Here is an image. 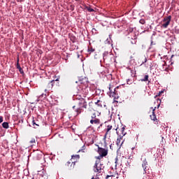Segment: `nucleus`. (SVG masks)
<instances>
[{
	"instance_id": "nucleus-27",
	"label": "nucleus",
	"mask_w": 179,
	"mask_h": 179,
	"mask_svg": "<svg viewBox=\"0 0 179 179\" xmlns=\"http://www.w3.org/2000/svg\"><path fill=\"white\" fill-rule=\"evenodd\" d=\"M80 156L79 155H72L71 159H80Z\"/></svg>"
},
{
	"instance_id": "nucleus-38",
	"label": "nucleus",
	"mask_w": 179,
	"mask_h": 179,
	"mask_svg": "<svg viewBox=\"0 0 179 179\" xmlns=\"http://www.w3.org/2000/svg\"><path fill=\"white\" fill-rule=\"evenodd\" d=\"M32 124L33 125H36V127H38V124H36V122H34V120L32 121Z\"/></svg>"
},
{
	"instance_id": "nucleus-47",
	"label": "nucleus",
	"mask_w": 179,
	"mask_h": 179,
	"mask_svg": "<svg viewBox=\"0 0 179 179\" xmlns=\"http://www.w3.org/2000/svg\"><path fill=\"white\" fill-rule=\"evenodd\" d=\"M110 177H115V176L114 175H110Z\"/></svg>"
},
{
	"instance_id": "nucleus-45",
	"label": "nucleus",
	"mask_w": 179,
	"mask_h": 179,
	"mask_svg": "<svg viewBox=\"0 0 179 179\" xmlns=\"http://www.w3.org/2000/svg\"><path fill=\"white\" fill-rule=\"evenodd\" d=\"M115 164H117V162H118V158L117 157L115 158Z\"/></svg>"
},
{
	"instance_id": "nucleus-39",
	"label": "nucleus",
	"mask_w": 179,
	"mask_h": 179,
	"mask_svg": "<svg viewBox=\"0 0 179 179\" xmlns=\"http://www.w3.org/2000/svg\"><path fill=\"white\" fill-rule=\"evenodd\" d=\"M131 159H129V161H127V166H131Z\"/></svg>"
},
{
	"instance_id": "nucleus-31",
	"label": "nucleus",
	"mask_w": 179,
	"mask_h": 179,
	"mask_svg": "<svg viewBox=\"0 0 179 179\" xmlns=\"http://www.w3.org/2000/svg\"><path fill=\"white\" fill-rule=\"evenodd\" d=\"M104 157L103 156V155H99L97 157H96V159H98L99 160L97 161V162H100V160H101V159H103Z\"/></svg>"
},
{
	"instance_id": "nucleus-24",
	"label": "nucleus",
	"mask_w": 179,
	"mask_h": 179,
	"mask_svg": "<svg viewBox=\"0 0 179 179\" xmlns=\"http://www.w3.org/2000/svg\"><path fill=\"white\" fill-rule=\"evenodd\" d=\"M146 166H148V162H146V159H145L144 161H143L142 164V167L143 169H144V170H145Z\"/></svg>"
},
{
	"instance_id": "nucleus-25",
	"label": "nucleus",
	"mask_w": 179,
	"mask_h": 179,
	"mask_svg": "<svg viewBox=\"0 0 179 179\" xmlns=\"http://www.w3.org/2000/svg\"><path fill=\"white\" fill-rule=\"evenodd\" d=\"M85 9L88 10V12H94V9L91 8L90 6H85Z\"/></svg>"
},
{
	"instance_id": "nucleus-26",
	"label": "nucleus",
	"mask_w": 179,
	"mask_h": 179,
	"mask_svg": "<svg viewBox=\"0 0 179 179\" xmlns=\"http://www.w3.org/2000/svg\"><path fill=\"white\" fill-rule=\"evenodd\" d=\"M142 59L144 60L142 61L141 65H143V64H146V62H148V58L146 57V56H144V57H143Z\"/></svg>"
},
{
	"instance_id": "nucleus-46",
	"label": "nucleus",
	"mask_w": 179,
	"mask_h": 179,
	"mask_svg": "<svg viewBox=\"0 0 179 179\" xmlns=\"http://www.w3.org/2000/svg\"><path fill=\"white\" fill-rule=\"evenodd\" d=\"M76 2H82V0H75Z\"/></svg>"
},
{
	"instance_id": "nucleus-10",
	"label": "nucleus",
	"mask_w": 179,
	"mask_h": 179,
	"mask_svg": "<svg viewBox=\"0 0 179 179\" xmlns=\"http://www.w3.org/2000/svg\"><path fill=\"white\" fill-rule=\"evenodd\" d=\"M78 106L81 108H87V102L86 101V99L83 98L80 99Z\"/></svg>"
},
{
	"instance_id": "nucleus-12",
	"label": "nucleus",
	"mask_w": 179,
	"mask_h": 179,
	"mask_svg": "<svg viewBox=\"0 0 179 179\" xmlns=\"http://www.w3.org/2000/svg\"><path fill=\"white\" fill-rule=\"evenodd\" d=\"M76 164V162H71L70 161H69L66 162V166H67V167H69V165H70V170H72V169H75Z\"/></svg>"
},
{
	"instance_id": "nucleus-48",
	"label": "nucleus",
	"mask_w": 179,
	"mask_h": 179,
	"mask_svg": "<svg viewBox=\"0 0 179 179\" xmlns=\"http://www.w3.org/2000/svg\"><path fill=\"white\" fill-rule=\"evenodd\" d=\"M159 107H160V104L158 105L157 108H159Z\"/></svg>"
},
{
	"instance_id": "nucleus-36",
	"label": "nucleus",
	"mask_w": 179,
	"mask_h": 179,
	"mask_svg": "<svg viewBox=\"0 0 179 179\" xmlns=\"http://www.w3.org/2000/svg\"><path fill=\"white\" fill-rule=\"evenodd\" d=\"M1 122H3V117L0 116V124H1Z\"/></svg>"
},
{
	"instance_id": "nucleus-4",
	"label": "nucleus",
	"mask_w": 179,
	"mask_h": 179,
	"mask_svg": "<svg viewBox=\"0 0 179 179\" xmlns=\"http://www.w3.org/2000/svg\"><path fill=\"white\" fill-rule=\"evenodd\" d=\"M104 148L99 146V145H96V146L98 148L97 153H99V155H101V156H103V157H106V156L108 155V148L107 147V143H106V141L104 142Z\"/></svg>"
},
{
	"instance_id": "nucleus-43",
	"label": "nucleus",
	"mask_w": 179,
	"mask_h": 179,
	"mask_svg": "<svg viewBox=\"0 0 179 179\" xmlns=\"http://www.w3.org/2000/svg\"><path fill=\"white\" fill-rule=\"evenodd\" d=\"M110 175H107V176H106V179H108V178H110Z\"/></svg>"
},
{
	"instance_id": "nucleus-13",
	"label": "nucleus",
	"mask_w": 179,
	"mask_h": 179,
	"mask_svg": "<svg viewBox=\"0 0 179 179\" xmlns=\"http://www.w3.org/2000/svg\"><path fill=\"white\" fill-rule=\"evenodd\" d=\"M73 109L76 113V115H79L82 113V108L79 106L78 108H76V106H73Z\"/></svg>"
},
{
	"instance_id": "nucleus-17",
	"label": "nucleus",
	"mask_w": 179,
	"mask_h": 179,
	"mask_svg": "<svg viewBox=\"0 0 179 179\" xmlns=\"http://www.w3.org/2000/svg\"><path fill=\"white\" fill-rule=\"evenodd\" d=\"M121 139H122V136H120L116 141V145H117V146H121V145H122V143H121Z\"/></svg>"
},
{
	"instance_id": "nucleus-33",
	"label": "nucleus",
	"mask_w": 179,
	"mask_h": 179,
	"mask_svg": "<svg viewBox=\"0 0 179 179\" xmlns=\"http://www.w3.org/2000/svg\"><path fill=\"white\" fill-rule=\"evenodd\" d=\"M101 127H103V124H102L101 122L100 121V124H99V126H96L97 130L99 131V129H100V128H101Z\"/></svg>"
},
{
	"instance_id": "nucleus-34",
	"label": "nucleus",
	"mask_w": 179,
	"mask_h": 179,
	"mask_svg": "<svg viewBox=\"0 0 179 179\" xmlns=\"http://www.w3.org/2000/svg\"><path fill=\"white\" fill-rule=\"evenodd\" d=\"M29 143H36V138H31Z\"/></svg>"
},
{
	"instance_id": "nucleus-2",
	"label": "nucleus",
	"mask_w": 179,
	"mask_h": 179,
	"mask_svg": "<svg viewBox=\"0 0 179 179\" xmlns=\"http://www.w3.org/2000/svg\"><path fill=\"white\" fill-rule=\"evenodd\" d=\"M85 117L87 120H90V122L92 125H94V127H99L100 125V119L97 118L96 116V113L87 111L85 113Z\"/></svg>"
},
{
	"instance_id": "nucleus-49",
	"label": "nucleus",
	"mask_w": 179,
	"mask_h": 179,
	"mask_svg": "<svg viewBox=\"0 0 179 179\" xmlns=\"http://www.w3.org/2000/svg\"><path fill=\"white\" fill-rule=\"evenodd\" d=\"M47 90H47V89H45V92H47Z\"/></svg>"
},
{
	"instance_id": "nucleus-14",
	"label": "nucleus",
	"mask_w": 179,
	"mask_h": 179,
	"mask_svg": "<svg viewBox=\"0 0 179 179\" xmlns=\"http://www.w3.org/2000/svg\"><path fill=\"white\" fill-rule=\"evenodd\" d=\"M54 87V80H51L47 85L48 90H51Z\"/></svg>"
},
{
	"instance_id": "nucleus-51",
	"label": "nucleus",
	"mask_w": 179,
	"mask_h": 179,
	"mask_svg": "<svg viewBox=\"0 0 179 179\" xmlns=\"http://www.w3.org/2000/svg\"><path fill=\"white\" fill-rule=\"evenodd\" d=\"M92 179H94V178H92Z\"/></svg>"
},
{
	"instance_id": "nucleus-44",
	"label": "nucleus",
	"mask_w": 179,
	"mask_h": 179,
	"mask_svg": "<svg viewBox=\"0 0 179 179\" xmlns=\"http://www.w3.org/2000/svg\"><path fill=\"white\" fill-rule=\"evenodd\" d=\"M127 83H128V85L131 83V81L129 80V79L127 80Z\"/></svg>"
},
{
	"instance_id": "nucleus-32",
	"label": "nucleus",
	"mask_w": 179,
	"mask_h": 179,
	"mask_svg": "<svg viewBox=\"0 0 179 179\" xmlns=\"http://www.w3.org/2000/svg\"><path fill=\"white\" fill-rule=\"evenodd\" d=\"M139 22L141 24H145V23H146V21H145L144 19H141L139 20Z\"/></svg>"
},
{
	"instance_id": "nucleus-35",
	"label": "nucleus",
	"mask_w": 179,
	"mask_h": 179,
	"mask_svg": "<svg viewBox=\"0 0 179 179\" xmlns=\"http://www.w3.org/2000/svg\"><path fill=\"white\" fill-rule=\"evenodd\" d=\"M40 97L41 98V97H43L44 99H45V97H47V94H42L41 96H40Z\"/></svg>"
},
{
	"instance_id": "nucleus-41",
	"label": "nucleus",
	"mask_w": 179,
	"mask_h": 179,
	"mask_svg": "<svg viewBox=\"0 0 179 179\" xmlns=\"http://www.w3.org/2000/svg\"><path fill=\"white\" fill-rule=\"evenodd\" d=\"M78 152H83V153H85V149L79 150Z\"/></svg>"
},
{
	"instance_id": "nucleus-11",
	"label": "nucleus",
	"mask_w": 179,
	"mask_h": 179,
	"mask_svg": "<svg viewBox=\"0 0 179 179\" xmlns=\"http://www.w3.org/2000/svg\"><path fill=\"white\" fill-rule=\"evenodd\" d=\"M152 109V115H150V118L152 121H157V118L156 117V114L155 113V111H156V107L153 108V107L151 108Z\"/></svg>"
},
{
	"instance_id": "nucleus-21",
	"label": "nucleus",
	"mask_w": 179,
	"mask_h": 179,
	"mask_svg": "<svg viewBox=\"0 0 179 179\" xmlns=\"http://www.w3.org/2000/svg\"><path fill=\"white\" fill-rule=\"evenodd\" d=\"M58 85H59V79L57 78L56 80H54L53 86H58Z\"/></svg>"
},
{
	"instance_id": "nucleus-29",
	"label": "nucleus",
	"mask_w": 179,
	"mask_h": 179,
	"mask_svg": "<svg viewBox=\"0 0 179 179\" xmlns=\"http://www.w3.org/2000/svg\"><path fill=\"white\" fill-rule=\"evenodd\" d=\"M69 10L71 11L75 10V6L74 5H71L69 7Z\"/></svg>"
},
{
	"instance_id": "nucleus-37",
	"label": "nucleus",
	"mask_w": 179,
	"mask_h": 179,
	"mask_svg": "<svg viewBox=\"0 0 179 179\" xmlns=\"http://www.w3.org/2000/svg\"><path fill=\"white\" fill-rule=\"evenodd\" d=\"M32 124L33 125H36V127H38V124H36V122H34V120L32 121Z\"/></svg>"
},
{
	"instance_id": "nucleus-1",
	"label": "nucleus",
	"mask_w": 179,
	"mask_h": 179,
	"mask_svg": "<svg viewBox=\"0 0 179 179\" xmlns=\"http://www.w3.org/2000/svg\"><path fill=\"white\" fill-rule=\"evenodd\" d=\"M118 89H120V87H115L114 85V83H111L109 85L108 90L109 92H108V96L113 98V103H115L117 104L118 100L120 99V91H118Z\"/></svg>"
},
{
	"instance_id": "nucleus-6",
	"label": "nucleus",
	"mask_w": 179,
	"mask_h": 179,
	"mask_svg": "<svg viewBox=\"0 0 179 179\" xmlns=\"http://www.w3.org/2000/svg\"><path fill=\"white\" fill-rule=\"evenodd\" d=\"M162 22L163 24H162L161 27L162 29H167L170 24V22H171V15L164 17Z\"/></svg>"
},
{
	"instance_id": "nucleus-18",
	"label": "nucleus",
	"mask_w": 179,
	"mask_h": 179,
	"mask_svg": "<svg viewBox=\"0 0 179 179\" xmlns=\"http://www.w3.org/2000/svg\"><path fill=\"white\" fill-rule=\"evenodd\" d=\"M95 51H96V49L93 48V47L88 46V49H87L88 54H92V53L94 52Z\"/></svg>"
},
{
	"instance_id": "nucleus-22",
	"label": "nucleus",
	"mask_w": 179,
	"mask_h": 179,
	"mask_svg": "<svg viewBox=\"0 0 179 179\" xmlns=\"http://www.w3.org/2000/svg\"><path fill=\"white\" fill-rule=\"evenodd\" d=\"M2 127H3V128H5V129H8V128H9V123L3 122Z\"/></svg>"
},
{
	"instance_id": "nucleus-3",
	"label": "nucleus",
	"mask_w": 179,
	"mask_h": 179,
	"mask_svg": "<svg viewBox=\"0 0 179 179\" xmlns=\"http://www.w3.org/2000/svg\"><path fill=\"white\" fill-rule=\"evenodd\" d=\"M94 173H96V178H99L100 174L104 173V165L100 163V161H96L93 169Z\"/></svg>"
},
{
	"instance_id": "nucleus-5",
	"label": "nucleus",
	"mask_w": 179,
	"mask_h": 179,
	"mask_svg": "<svg viewBox=\"0 0 179 179\" xmlns=\"http://www.w3.org/2000/svg\"><path fill=\"white\" fill-rule=\"evenodd\" d=\"M95 106H97L98 107H99V108H101V107H103V101L98 100L96 102H95V103H94L93 102H90L88 111H96V108L94 107Z\"/></svg>"
},
{
	"instance_id": "nucleus-20",
	"label": "nucleus",
	"mask_w": 179,
	"mask_h": 179,
	"mask_svg": "<svg viewBox=\"0 0 179 179\" xmlns=\"http://www.w3.org/2000/svg\"><path fill=\"white\" fill-rule=\"evenodd\" d=\"M78 82H80V83L81 84H85L86 83V82H87V80L86 79V78H80Z\"/></svg>"
},
{
	"instance_id": "nucleus-7",
	"label": "nucleus",
	"mask_w": 179,
	"mask_h": 179,
	"mask_svg": "<svg viewBox=\"0 0 179 179\" xmlns=\"http://www.w3.org/2000/svg\"><path fill=\"white\" fill-rule=\"evenodd\" d=\"M127 33L129 34L128 38H137L136 37V31L134 28H128Z\"/></svg>"
},
{
	"instance_id": "nucleus-42",
	"label": "nucleus",
	"mask_w": 179,
	"mask_h": 179,
	"mask_svg": "<svg viewBox=\"0 0 179 179\" xmlns=\"http://www.w3.org/2000/svg\"><path fill=\"white\" fill-rule=\"evenodd\" d=\"M176 142H177L178 143H179V137L176 138Z\"/></svg>"
},
{
	"instance_id": "nucleus-16",
	"label": "nucleus",
	"mask_w": 179,
	"mask_h": 179,
	"mask_svg": "<svg viewBox=\"0 0 179 179\" xmlns=\"http://www.w3.org/2000/svg\"><path fill=\"white\" fill-rule=\"evenodd\" d=\"M35 157L37 160H41L43 158V152H38L35 154Z\"/></svg>"
},
{
	"instance_id": "nucleus-9",
	"label": "nucleus",
	"mask_w": 179,
	"mask_h": 179,
	"mask_svg": "<svg viewBox=\"0 0 179 179\" xmlns=\"http://www.w3.org/2000/svg\"><path fill=\"white\" fill-rule=\"evenodd\" d=\"M111 129H113V125L108 124L106 127V129H105V131H106L105 135L103 136V141H106V139H107V136L111 135Z\"/></svg>"
},
{
	"instance_id": "nucleus-8",
	"label": "nucleus",
	"mask_w": 179,
	"mask_h": 179,
	"mask_svg": "<svg viewBox=\"0 0 179 179\" xmlns=\"http://www.w3.org/2000/svg\"><path fill=\"white\" fill-rule=\"evenodd\" d=\"M103 59L106 62H111V61H113L112 59H114V55L111 53H108V52H105L103 53Z\"/></svg>"
},
{
	"instance_id": "nucleus-15",
	"label": "nucleus",
	"mask_w": 179,
	"mask_h": 179,
	"mask_svg": "<svg viewBox=\"0 0 179 179\" xmlns=\"http://www.w3.org/2000/svg\"><path fill=\"white\" fill-rule=\"evenodd\" d=\"M17 69H19V71L20 73H22V75H23L24 73V71H23V69H22V67H20V64H19V59H18L17 63Z\"/></svg>"
},
{
	"instance_id": "nucleus-23",
	"label": "nucleus",
	"mask_w": 179,
	"mask_h": 179,
	"mask_svg": "<svg viewBox=\"0 0 179 179\" xmlns=\"http://www.w3.org/2000/svg\"><path fill=\"white\" fill-rule=\"evenodd\" d=\"M141 82H148L149 80V75H145L144 78L141 80Z\"/></svg>"
},
{
	"instance_id": "nucleus-30",
	"label": "nucleus",
	"mask_w": 179,
	"mask_h": 179,
	"mask_svg": "<svg viewBox=\"0 0 179 179\" xmlns=\"http://www.w3.org/2000/svg\"><path fill=\"white\" fill-rule=\"evenodd\" d=\"M164 93V91H160L155 96V98L156 99V97H159V96H162V94Z\"/></svg>"
},
{
	"instance_id": "nucleus-19",
	"label": "nucleus",
	"mask_w": 179,
	"mask_h": 179,
	"mask_svg": "<svg viewBox=\"0 0 179 179\" xmlns=\"http://www.w3.org/2000/svg\"><path fill=\"white\" fill-rule=\"evenodd\" d=\"M121 134H122V138H123L124 136H125V135H127V132H125V126H123L121 128Z\"/></svg>"
},
{
	"instance_id": "nucleus-28",
	"label": "nucleus",
	"mask_w": 179,
	"mask_h": 179,
	"mask_svg": "<svg viewBox=\"0 0 179 179\" xmlns=\"http://www.w3.org/2000/svg\"><path fill=\"white\" fill-rule=\"evenodd\" d=\"M130 40L131 44H136V38H131Z\"/></svg>"
},
{
	"instance_id": "nucleus-50",
	"label": "nucleus",
	"mask_w": 179,
	"mask_h": 179,
	"mask_svg": "<svg viewBox=\"0 0 179 179\" xmlns=\"http://www.w3.org/2000/svg\"><path fill=\"white\" fill-rule=\"evenodd\" d=\"M110 148L111 149V145H110Z\"/></svg>"
},
{
	"instance_id": "nucleus-40",
	"label": "nucleus",
	"mask_w": 179,
	"mask_h": 179,
	"mask_svg": "<svg viewBox=\"0 0 179 179\" xmlns=\"http://www.w3.org/2000/svg\"><path fill=\"white\" fill-rule=\"evenodd\" d=\"M175 32L176 33H179V29H178L177 27L175 28Z\"/></svg>"
}]
</instances>
